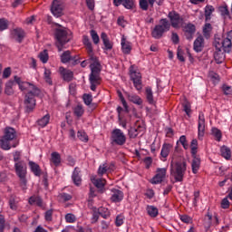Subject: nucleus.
I'll return each instance as SVG.
<instances>
[{
    "mask_svg": "<svg viewBox=\"0 0 232 232\" xmlns=\"http://www.w3.org/2000/svg\"><path fill=\"white\" fill-rule=\"evenodd\" d=\"M179 142H180V144H182V146H183V148H185V150H188V142L187 140L186 135H181V137H179Z\"/></svg>",
    "mask_w": 232,
    "mask_h": 232,
    "instance_id": "58",
    "label": "nucleus"
},
{
    "mask_svg": "<svg viewBox=\"0 0 232 232\" xmlns=\"http://www.w3.org/2000/svg\"><path fill=\"white\" fill-rule=\"evenodd\" d=\"M229 198L228 195H227V198H224L221 201V208H229L230 207V201H228Z\"/></svg>",
    "mask_w": 232,
    "mask_h": 232,
    "instance_id": "59",
    "label": "nucleus"
},
{
    "mask_svg": "<svg viewBox=\"0 0 232 232\" xmlns=\"http://www.w3.org/2000/svg\"><path fill=\"white\" fill-rule=\"evenodd\" d=\"M198 142L197 139H193L190 143L191 154L193 158L198 154Z\"/></svg>",
    "mask_w": 232,
    "mask_h": 232,
    "instance_id": "40",
    "label": "nucleus"
},
{
    "mask_svg": "<svg viewBox=\"0 0 232 232\" xmlns=\"http://www.w3.org/2000/svg\"><path fill=\"white\" fill-rule=\"evenodd\" d=\"M39 58L40 61L43 63H47L48 60H49V53H48V50H43V52H40L39 53Z\"/></svg>",
    "mask_w": 232,
    "mask_h": 232,
    "instance_id": "42",
    "label": "nucleus"
},
{
    "mask_svg": "<svg viewBox=\"0 0 232 232\" xmlns=\"http://www.w3.org/2000/svg\"><path fill=\"white\" fill-rule=\"evenodd\" d=\"M131 44L129 41H126V37H122L121 39V49L124 53H130L131 52Z\"/></svg>",
    "mask_w": 232,
    "mask_h": 232,
    "instance_id": "27",
    "label": "nucleus"
},
{
    "mask_svg": "<svg viewBox=\"0 0 232 232\" xmlns=\"http://www.w3.org/2000/svg\"><path fill=\"white\" fill-rule=\"evenodd\" d=\"M215 46H216V48H217V51H222V50H224L223 39H216V41H215Z\"/></svg>",
    "mask_w": 232,
    "mask_h": 232,
    "instance_id": "56",
    "label": "nucleus"
},
{
    "mask_svg": "<svg viewBox=\"0 0 232 232\" xmlns=\"http://www.w3.org/2000/svg\"><path fill=\"white\" fill-rule=\"evenodd\" d=\"M12 35L14 39L17 41V43H23V40L25 37V31L22 27H15L12 31Z\"/></svg>",
    "mask_w": 232,
    "mask_h": 232,
    "instance_id": "14",
    "label": "nucleus"
},
{
    "mask_svg": "<svg viewBox=\"0 0 232 232\" xmlns=\"http://www.w3.org/2000/svg\"><path fill=\"white\" fill-rule=\"evenodd\" d=\"M155 0H140V7L142 11H148L149 4L150 6H154Z\"/></svg>",
    "mask_w": 232,
    "mask_h": 232,
    "instance_id": "30",
    "label": "nucleus"
},
{
    "mask_svg": "<svg viewBox=\"0 0 232 232\" xmlns=\"http://www.w3.org/2000/svg\"><path fill=\"white\" fill-rule=\"evenodd\" d=\"M101 38L102 40V43L105 46V50H112L113 48V43H111L107 34L102 33L101 34Z\"/></svg>",
    "mask_w": 232,
    "mask_h": 232,
    "instance_id": "26",
    "label": "nucleus"
},
{
    "mask_svg": "<svg viewBox=\"0 0 232 232\" xmlns=\"http://www.w3.org/2000/svg\"><path fill=\"white\" fill-rule=\"evenodd\" d=\"M212 133L216 137L217 140H221V139H222V132L220 131V130H218V128H213Z\"/></svg>",
    "mask_w": 232,
    "mask_h": 232,
    "instance_id": "55",
    "label": "nucleus"
},
{
    "mask_svg": "<svg viewBox=\"0 0 232 232\" xmlns=\"http://www.w3.org/2000/svg\"><path fill=\"white\" fill-rule=\"evenodd\" d=\"M56 25H58V27H56L54 31V37L56 39L55 45L57 46L58 51L62 52L65 44L72 41V35L71 31L66 29V27H63L60 24H56Z\"/></svg>",
    "mask_w": 232,
    "mask_h": 232,
    "instance_id": "3",
    "label": "nucleus"
},
{
    "mask_svg": "<svg viewBox=\"0 0 232 232\" xmlns=\"http://www.w3.org/2000/svg\"><path fill=\"white\" fill-rule=\"evenodd\" d=\"M72 179V182H74L75 186H81L82 179L81 177V169H79V167L74 168Z\"/></svg>",
    "mask_w": 232,
    "mask_h": 232,
    "instance_id": "19",
    "label": "nucleus"
},
{
    "mask_svg": "<svg viewBox=\"0 0 232 232\" xmlns=\"http://www.w3.org/2000/svg\"><path fill=\"white\" fill-rule=\"evenodd\" d=\"M204 46H205V39L202 35H199L194 41L193 49L196 52H202L204 50Z\"/></svg>",
    "mask_w": 232,
    "mask_h": 232,
    "instance_id": "18",
    "label": "nucleus"
},
{
    "mask_svg": "<svg viewBox=\"0 0 232 232\" xmlns=\"http://www.w3.org/2000/svg\"><path fill=\"white\" fill-rule=\"evenodd\" d=\"M11 74H12L11 67H5V69H4L3 78H9Z\"/></svg>",
    "mask_w": 232,
    "mask_h": 232,
    "instance_id": "64",
    "label": "nucleus"
},
{
    "mask_svg": "<svg viewBox=\"0 0 232 232\" xmlns=\"http://www.w3.org/2000/svg\"><path fill=\"white\" fill-rule=\"evenodd\" d=\"M184 34L187 37V39L191 40L193 39V35L196 32V25L194 24H187L183 27Z\"/></svg>",
    "mask_w": 232,
    "mask_h": 232,
    "instance_id": "17",
    "label": "nucleus"
},
{
    "mask_svg": "<svg viewBox=\"0 0 232 232\" xmlns=\"http://www.w3.org/2000/svg\"><path fill=\"white\" fill-rule=\"evenodd\" d=\"M29 167L31 170L34 172V175L35 177H41L42 175V169L38 163H35V161H29Z\"/></svg>",
    "mask_w": 232,
    "mask_h": 232,
    "instance_id": "23",
    "label": "nucleus"
},
{
    "mask_svg": "<svg viewBox=\"0 0 232 232\" xmlns=\"http://www.w3.org/2000/svg\"><path fill=\"white\" fill-rule=\"evenodd\" d=\"M65 219H66V222H68L69 224H73V222H75L76 220V218L74 214H66Z\"/></svg>",
    "mask_w": 232,
    "mask_h": 232,
    "instance_id": "61",
    "label": "nucleus"
},
{
    "mask_svg": "<svg viewBox=\"0 0 232 232\" xmlns=\"http://www.w3.org/2000/svg\"><path fill=\"white\" fill-rule=\"evenodd\" d=\"M19 144L16 131L14 128H5L4 136L0 139V148L2 150H11V148H16Z\"/></svg>",
    "mask_w": 232,
    "mask_h": 232,
    "instance_id": "4",
    "label": "nucleus"
},
{
    "mask_svg": "<svg viewBox=\"0 0 232 232\" xmlns=\"http://www.w3.org/2000/svg\"><path fill=\"white\" fill-rule=\"evenodd\" d=\"M73 113L78 118H81V116H82L84 114V109H83L82 105H77V107H74Z\"/></svg>",
    "mask_w": 232,
    "mask_h": 232,
    "instance_id": "45",
    "label": "nucleus"
},
{
    "mask_svg": "<svg viewBox=\"0 0 232 232\" xmlns=\"http://www.w3.org/2000/svg\"><path fill=\"white\" fill-rule=\"evenodd\" d=\"M205 128H206V120H205V117H204V112H199V114H198V137H204Z\"/></svg>",
    "mask_w": 232,
    "mask_h": 232,
    "instance_id": "16",
    "label": "nucleus"
},
{
    "mask_svg": "<svg viewBox=\"0 0 232 232\" xmlns=\"http://www.w3.org/2000/svg\"><path fill=\"white\" fill-rule=\"evenodd\" d=\"M53 210L51 208L45 212V219L47 222H52Z\"/></svg>",
    "mask_w": 232,
    "mask_h": 232,
    "instance_id": "63",
    "label": "nucleus"
},
{
    "mask_svg": "<svg viewBox=\"0 0 232 232\" xmlns=\"http://www.w3.org/2000/svg\"><path fill=\"white\" fill-rule=\"evenodd\" d=\"M171 148H173L172 144H169V142H164L161 149L160 156L165 159L168 158V156H169Z\"/></svg>",
    "mask_w": 232,
    "mask_h": 232,
    "instance_id": "24",
    "label": "nucleus"
},
{
    "mask_svg": "<svg viewBox=\"0 0 232 232\" xmlns=\"http://www.w3.org/2000/svg\"><path fill=\"white\" fill-rule=\"evenodd\" d=\"M51 74H52L51 69H44V76L45 82L48 84L52 85L53 84V81H52Z\"/></svg>",
    "mask_w": 232,
    "mask_h": 232,
    "instance_id": "43",
    "label": "nucleus"
},
{
    "mask_svg": "<svg viewBox=\"0 0 232 232\" xmlns=\"http://www.w3.org/2000/svg\"><path fill=\"white\" fill-rule=\"evenodd\" d=\"M221 156L226 160H230L231 158V150L228 146H221Z\"/></svg>",
    "mask_w": 232,
    "mask_h": 232,
    "instance_id": "37",
    "label": "nucleus"
},
{
    "mask_svg": "<svg viewBox=\"0 0 232 232\" xmlns=\"http://www.w3.org/2000/svg\"><path fill=\"white\" fill-rule=\"evenodd\" d=\"M123 6H125V8H134L135 1L134 0H123Z\"/></svg>",
    "mask_w": 232,
    "mask_h": 232,
    "instance_id": "57",
    "label": "nucleus"
},
{
    "mask_svg": "<svg viewBox=\"0 0 232 232\" xmlns=\"http://www.w3.org/2000/svg\"><path fill=\"white\" fill-rule=\"evenodd\" d=\"M9 206L12 210H16L17 209V203L15 201V195H11L9 198Z\"/></svg>",
    "mask_w": 232,
    "mask_h": 232,
    "instance_id": "49",
    "label": "nucleus"
},
{
    "mask_svg": "<svg viewBox=\"0 0 232 232\" xmlns=\"http://www.w3.org/2000/svg\"><path fill=\"white\" fill-rule=\"evenodd\" d=\"M129 137L130 139H135L138 137L137 123H135L134 128H130V130H129Z\"/></svg>",
    "mask_w": 232,
    "mask_h": 232,
    "instance_id": "53",
    "label": "nucleus"
},
{
    "mask_svg": "<svg viewBox=\"0 0 232 232\" xmlns=\"http://www.w3.org/2000/svg\"><path fill=\"white\" fill-rule=\"evenodd\" d=\"M91 62H92V63H90L91 73L89 76V81L91 84V90H92V92H95L97 86H100V84H102V76H101L102 66L97 56H95V53H93V49H92V57L91 59Z\"/></svg>",
    "mask_w": 232,
    "mask_h": 232,
    "instance_id": "2",
    "label": "nucleus"
},
{
    "mask_svg": "<svg viewBox=\"0 0 232 232\" xmlns=\"http://www.w3.org/2000/svg\"><path fill=\"white\" fill-rule=\"evenodd\" d=\"M9 21L6 18H0V31H5V29H8Z\"/></svg>",
    "mask_w": 232,
    "mask_h": 232,
    "instance_id": "48",
    "label": "nucleus"
},
{
    "mask_svg": "<svg viewBox=\"0 0 232 232\" xmlns=\"http://www.w3.org/2000/svg\"><path fill=\"white\" fill-rule=\"evenodd\" d=\"M111 139L112 144H118L119 146H123V144H126L127 140V137L121 130H113Z\"/></svg>",
    "mask_w": 232,
    "mask_h": 232,
    "instance_id": "9",
    "label": "nucleus"
},
{
    "mask_svg": "<svg viewBox=\"0 0 232 232\" xmlns=\"http://www.w3.org/2000/svg\"><path fill=\"white\" fill-rule=\"evenodd\" d=\"M50 118H51L50 114H45L42 118L37 120L38 125H40L41 128H45V126L48 125V123L50 121Z\"/></svg>",
    "mask_w": 232,
    "mask_h": 232,
    "instance_id": "33",
    "label": "nucleus"
},
{
    "mask_svg": "<svg viewBox=\"0 0 232 232\" xmlns=\"http://www.w3.org/2000/svg\"><path fill=\"white\" fill-rule=\"evenodd\" d=\"M77 137L80 139V140H83V142H88L89 140V137L85 131H78Z\"/></svg>",
    "mask_w": 232,
    "mask_h": 232,
    "instance_id": "51",
    "label": "nucleus"
},
{
    "mask_svg": "<svg viewBox=\"0 0 232 232\" xmlns=\"http://www.w3.org/2000/svg\"><path fill=\"white\" fill-rule=\"evenodd\" d=\"M186 170L187 161L185 158L179 157L174 165L173 161H171V175L174 177L176 182H182Z\"/></svg>",
    "mask_w": 232,
    "mask_h": 232,
    "instance_id": "5",
    "label": "nucleus"
},
{
    "mask_svg": "<svg viewBox=\"0 0 232 232\" xmlns=\"http://www.w3.org/2000/svg\"><path fill=\"white\" fill-rule=\"evenodd\" d=\"M219 13H221L222 16H230L227 5H222L219 6Z\"/></svg>",
    "mask_w": 232,
    "mask_h": 232,
    "instance_id": "46",
    "label": "nucleus"
},
{
    "mask_svg": "<svg viewBox=\"0 0 232 232\" xmlns=\"http://www.w3.org/2000/svg\"><path fill=\"white\" fill-rule=\"evenodd\" d=\"M14 84V81H8V82L5 83V93H6V95H13L14 93L13 89Z\"/></svg>",
    "mask_w": 232,
    "mask_h": 232,
    "instance_id": "38",
    "label": "nucleus"
},
{
    "mask_svg": "<svg viewBox=\"0 0 232 232\" xmlns=\"http://www.w3.org/2000/svg\"><path fill=\"white\" fill-rule=\"evenodd\" d=\"M98 213L100 214V216H102V218H104L105 219L111 218V210H109V208H107L106 207H100L98 208Z\"/></svg>",
    "mask_w": 232,
    "mask_h": 232,
    "instance_id": "32",
    "label": "nucleus"
},
{
    "mask_svg": "<svg viewBox=\"0 0 232 232\" xmlns=\"http://www.w3.org/2000/svg\"><path fill=\"white\" fill-rule=\"evenodd\" d=\"M29 205H37V207L44 208V200L40 198V195H32L29 198Z\"/></svg>",
    "mask_w": 232,
    "mask_h": 232,
    "instance_id": "20",
    "label": "nucleus"
},
{
    "mask_svg": "<svg viewBox=\"0 0 232 232\" xmlns=\"http://www.w3.org/2000/svg\"><path fill=\"white\" fill-rule=\"evenodd\" d=\"M82 43H83V45L85 46V49L89 55V63H90L92 62V51H93L92 43L90 37H88V35H83Z\"/></svg>",
    "mask_w": 232,
    "mask_h": 232,
    "instance_id": "13",
    "label": "nucleus"
},
{
    "mask_svg": "<svg viewBox=\"0 0 232 232\" xmlns=\"http://www.w3.org/2000/svg\"><path fill=\"white\" fill-rule=\"evenodd\" d=\"M124 198V193L121 189H112L111 201L119 203L122 201Z\"/></svg>",
    "mask_w": 232,
    "mask_h": 232,
    "instance_id": "21",
    "label": "nucleus"
},
{
    "mask_svg": "<svg viewBox=\"0 0 232 232\" xmlns=\"http://www.w3.org/2000/svg\"><path fill=\"white\" fill-rule=\"evenodd\" d=\"M213 13H215V6H213V5H207V6H205L206 22H209V20H211V15Z\"/></svg>",
    "mask_w": 232,
    "mask_h": 232,
    "instance_id": "25",
    "label": "nucleus"
},
{
    "mask_svg": "<svg viewBox=\"0 0 232 232\" xmlns=\"http://www.w3.org/2000/svg\"><path fill=\"white\" fill-rule=\"evenodd\" d=\"M214 58L217 63H222L226 58L224 52L217 51L214 52Z\"/></svg>",
    "mask_w": 232,
    "mask_h": 232,
    "instance_id": "35",
    "label": "nucleus"
},
{
    "mask_svg": "<svg viewBox=\"0 0 232 232\" xmlns=\"http://www.w3.org/2000/svg\"><path fill=\"white\" fill-rule=\"evenodd\" d=\"M91 37H92L94 44H99L100 37L97 34V31H95V29H91Z\"/></svg>",
    "mask_w": 232,
    "mask_h": 232,
    "instance_id": "47",
    "label": "nucleus"
},
{
    "mask_svg": "<svg viewBox=\"0 0 232 232\" xmlns=\"http://www.w3.org/2000/svg\"><path fill=\"white\" fill-rule=\"evenodd\" d=\"M130 81H132L136 90L138 91L142 90L143 84H142L141 72H139L138 71H134V69L130 68Z\"/></svg>",
    "mask_w": 232,
    "mask_h": 232,
    "instance_id": "10",
    "label": "nucleus"
},
{
    "mask_svg": "<svg viewBox=\"0 0 232 232\" xmlns=\"http://www.w3.org/2000/svg\"><path fill=\"white\" fill-rule=\"evenodd\" d=\"M91 180L96 188H104L106 184V180L104 179H96L95 177H92Z\"/></svg>",
    "mask_w": 232,
    "mask_h": 232,
    "instance_id": "34",
    "label": "nucleus"
},
{
    "mask_svg": "<svg viewBox=\"0 0 232 232\" xmlns=\"http://www.w3.org/2000/svg\"><path fill=\"white\" fill-rule=\"evenodd\" d=\"M14 169L16 175L20 179V186L23 189H26L27 164L25 163V161L19 160L18 163H14Z\"/></svg>",
    "mask_w": 232,
    "mask_h": 232,
    "instance_id": "6",
    "label": "nucleus"
},
{
    "mask_svg": "<svg viewBox=\"0 0 232 232\" xmlns=\"http://www.w3.org/2000/svg\"><path fill=\"white\" fill-rule=\"evenodd\" d=\"M222 46L224 52H228L232 47V41L229 39V34H227V37H226V39H223Z\"/></svg>",
    "mask_w": 232,
    "mask_h": 232,
    "instance_id": "36",
    "label": "nucleus"
},
{
    "mask_svg": "<svg viewBox=\"0 0 232 232\" xmlns=\"http://www.w3.org/2000/svg\"><path fill=\"white\" fill-rule=\"evenodd\" d=\"M168 18H169L172 27H180V24L184 22V19L177 11H170L168 14Z\"/></svg>",
    "mask_w": 232,
    "mask_h": 232,
    "instance_id": "11",
    "label": "nucleus"
},
{
    "mask_svg": "<svg viewBox=\"0 0 232 232\" xmlns=\"http://www.w3.org/2000/svg\"><path fill=\"white\" fill-rule=\"evenodd\" d=\"M177 58L179 60V62H185L184 58V50H182L181 46H178L177 49Z\"/></svg>",
    "mask_w": 232,
    "mask_h": 232,
    "instance_id": "50",
    "label": "nucleus"
},
{
    "mask_svg": "<svg viewBox=\"0 0 232 232\" xmlns=\"http://www.w3.org/2000/svg\"><path fill=\"white\" fill-rule=\"evenodd\" d=\"M146 97H147V100L149 101V102L150 104H153V102H154L153 92H152L151 88H150V87L146 88Z\"/></svg>",
    "mask_w": 232,
    "mask_h": 232,
    "instance_id": "44",
    "label": "nucleus"
},
{
    "mask_svg": "<svg viewBox=\"0 0 232 232\" xmlns=\"http://www.w3.org/2000/svg\"><path fill=\"white\" fill-rule=\"evenodd\" d=\"M115 224L117 226V227H120L121 226H122V224H124V215L123 214H119L116 217Z\"/></svg>",
    "mask_w": 232,
    "mask_h": 232,
    "instance_id": "52",
    "label": "nucleus"
},
{
    "mask_svg": "<svg viewBox=\"0 0 232 232\" xmlns=\"http://www.w3.org/2000/svg\"><path fill=\"white\" fill-rule=\"evenodd\" d=\"M14 81L16 84H18L20 90H27V93L24 96L25 111L26 112H33L36 106L35 97L41 95L40 88L35 86V84H32L31 82H23L22 78L17 75L14 76Z\"/></svg>",
    "mask_w": 232,
    "mask_h": 232,
    "instance_id": "1",
    "label": "nucleus"
},
{
    "mask_svg": "<svg viewBox=\"0 0 232 232\" xmlns=\"http://www.w3.org/2000/svg\"><path fill=\"white\" fill-rule=\"evenodd\" d=\"M65 3L63 0H53L51 5V13L56 18L64 14Z\"/></svg>",
    "mask_w": 232,
    "mask_h": 232,
    "instance_id": "8",
    "label": "nucleus"
},
{
    "mask_svg": "<svg viewBox=\"0 0 232 232\" xmlns=\"http://www.w3.org/2000/svg\"><path fill=\"white\" fill-rule=\"evenodd\" d=\"M201 160L197 156V154L193 157L191 167H192V172H194V175H197V172H198L200 169Z\"/></svg>",
    "mask_w": 232,
    "mask_h": 232,
    "instance_id": "22",
    "label": "nucleus"
},
{
    "mask_svg": "<svg viewBox=\"0 0 232 232\" xmlns=\"http://www.w3.org/2000/svg\"><path fill=\"white\" fill-rule=\"evenodd\" d=\"M83 101L85 102V105H92V95H91L90 93H83Z\"/></svg>",
    "mask_w": 232,
    "mask_h": 232,
    "instance_id": "54",
    "label": "nucleus"
},
{
    "mask_svg": "<svg viewBox=\"0 0 232 232\" xmlns=\"http://www.w3.org/2000/svg\"><path fill=\"white\" fill-rule=\"evenodd\" d=\"M62 158L61 154L59 152H52L51 154V162L55 165V167H58L61 164Z\"/></svg>",
    "mask_w": 232,
    "mask_h": 232,
    "instance_id": "29",
    "label": "nucleus"
},
{
    "mask_svg": "<svg viewBox=\"0 0 232 232\" xmlns=\"http://www.w3.org/2000/svg\"><path fill=\"white\" fill-rule=\"evenodd\" d=\"M129 101H131V102H134L136 105H142V99L140 97V95H129Z\"/></svg>",
    "mask_w": 232,
    "mask_h": 232,
    "instance_id": "41",
    "label": "nucleus"
},
{
    "mask_svg": "<svg viewBox=\"0 0 232 232\" xmlns=\"http://www.w3.org/2000/svg\"><path fill=\"white\" fill-rule=\"evenodd\" d=\"M72 61V52L71 50H65L61 55L62 63H69Z\"/></svg>",
    "mask_w": 232,
    "mask_h": 232,
    "instance_id": "28",
    "label": "nucleus"
},
{
    "mask_svg": "<svg viewBox=\"0 0 232 232\" xmlns=\"http://www.w3.org/2000/svg\"><path fill=\"white\" fill-rule=\"evenodd\" d=\"M170 27L171 24H169V20L168 18H161L160 24L152 29L151 35L154 39H161L164 34H166V31H169Z\"/></svg>",
    "mask_w": 232,
    "mask_h": 232,
    "instance_id": "7",
    "label": "nucleus"
},
{
    "mask_svg": "<svg viewBox=\"0 0 232 232\" xmlns=\"http://www.w3.org/2000/svg\"><path fill=\"white\" fill-rule=\"evenodd\" d=\"M167 169L158 168L156 170V175L151 179V184H160L166 179Z\"/></svg>",
    "mask_w": 232,
    "mask_h": 232,
    "instance_id": "12",
    "label": "nucleus"
},
{
    "mask_svg": "<svg viewBox=\"0 0 232 232\" xmlns=\"http://www.w3.org/2000/svg\"><path fill=\"white\" fill-rule=\"evenodd\" d=\"M5 227V218L4 214H0V232H4Z\"/></svg>",
    "mask_w": 232,
    "mask_h": 232,
    "instance_id": "60",
    "label": "nucleus"
},
{
    "mask_svg": "<svg viewBox=\"0 0 232 232\" xmlns=\"http://www.w3.org/2000/svg\"><path fill=\"white\" fill-rule=\"evenodd\" d=\"M222 90H223L225 95H232V88H231V86H227V84H224L222 86Z\"/></svg>",
    "mask_w": 232,
    "mask_h": 232,
    "instance_id": "62",
    "label": "nucleus"
},
{
    "mask_svg": "<svg viewBox=\"0 0 232 232\" xmlns=\"http://www.w3.org/2000/svg\"><path fill=\"white\" fill-rule=\"evenodd\" d=\"M147 213L149 216H151V218H157V216H159V208L153 205H148Z\"/></svg>",
    "mask_w": 232,
    "mask_h": 232,
    "instance_id": "31",
    "label": "nucleus"
},
{
    "mask_svg": "<svg viewBox=\"0 0 232 232\" xmlns=\"http://www.w3.org/2000/svg\"><path fill=\"white\" fill-rule=\"evenodd\" d=\"M212 218H213L212 214L208 212V214H207V216L205 217V219H204V226H205L206 229H209V227H211Z\"/></svg>",
    "mask_w": 232,
    "mask_h": 232,
    "instance_id": "39",
    "label": "nucleus"
},
{
    "mask_svg": "<svg viewBox=\"0 0 232 232\" xmlns=\"http://www.w3.org/2000/svg\"><path fill=\"white\" fill-rule=\"evenodd\" d=\"M59 71L62 74L63 81H65L66 82H71L72 81H73V71H71L70 69H65V67H60Z\"/></svg>",
    "mask_w": 232,
    "mask_h": 232,
    "instance_id": "15",
    "label": "nucleus"
}]
</instances>
